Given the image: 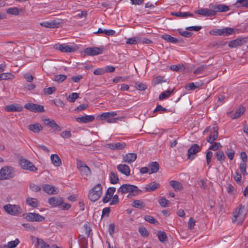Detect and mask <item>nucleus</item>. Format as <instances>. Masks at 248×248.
Listing matches in <instances>:
<instances>
[{
    "mask_svg": "<svg viewBox=\"0 0 248 248\" xmlns=\"http://www.w3.org/2000/svg\"><path fill=\"white\" fill-rule=\"evenodd\" d=\"M15 175V171L12 167H3L0 170V180L10 179L14 177Z\"/></svg>",
    "mask_w": 248,
    "mask_h": 248,
    "instance_id": "20e7f679",
    "label": "nucleus"
},
{
    "mask_svg": "<svg viewBox=\"0 0 248 248\" xmlns=\"http://www.w3.org/2000/svg\"><path fill=\"white\" fill-rule=\"evenodd\" d=\"M166 81V80L164 79V78L161 76H158L154 79V82L155 85Z\"/></svg>",
    "mask_w": 248,
    "mask_h": 248,
    "instance_id": "e2e57ef3",
    "label": "nucleus"
},
{
    "mask_svg": "<svg viewBox=\"0 0 248 248\" xmlns=\"http://www.w3.org/2000/svg\"><path fill=\"white\" fill-rule=\"evenodd\" d=\"M157 235L159 240L161 242L163 243L167 240V237L166 234L164 232H162L161 231H158Z\"/></svg>",
    "mask_w": 248,
    "mask_h": 248,
    "instance_id": "a18cd8bd",
    "label": "nucleus"
},
{
    "mask_svg": "<svg viewBox=\"0 0 248 248\" xmlns=\"http://www.w3.org/2000/svg\"><path fill=\"white\" fill-rule=\"evenodd\" d=\"M95 33H104L108 36H112L115 33V31L113 30H104L99 28L98 31L94 32Z\"/></svg>",
    "mask_w": 248,
    "mask_h": 248,
    "instance_id": "4c0bfd02",
    "label": "nucleus"
},
{
    "mask_svg": "<svg viewBox=\"0 0 248 248\" xmlns=\"http://www.w3.org/2000/svg\"><path fill=\"white\" fill-rule=\"evenodd\" d=\"M117 169L121 173L126 176H128L130 174V168L126 164H119L117 166Z\"/></svg>",
    "mask_w": 248,
    "mask_h": 248,
    "instance_id": "bb28decb",
    "label": "nucleus"
},
{
    "mask_svg": "<svg viewBox=\"0 0 248 248\" xmlns=\"http://www.w3.org/2000/svg\"><path fill=\"white\" fill-rule=\"evenodd\" d=\"M105 50L104 46L88 47L84 49V53L88 56H94L102 54Z\"/></svg>",
    "mask_w": 248,
    "mask_h": 248,
    "instance_id": "9b49d317",
    "label": "nucleus"
},
{
    "mask_svg": "<svg viewBox=\"0 0 248 248\" xmlns=\"http://www.w3.org/2000/svg\"><path fill=\"white\" fill-rule=\"evenodd\" d=\"M117 113L115 111L104 112L98 115L97 117L98 119L106 121L108 123H114L118 120V118H114Z\"/></svg>",
    "mask_w": 248,
    "mask_h": 248,
    "instance_id": "39448f33",
    "label": "nucleus"
},
{
    "mask_svg": "<svg viewBox=\"0 0 248 248\" xmlns=\"http://www.w3.org/2000/svg\"><path fill=\"white\" fill-rule=\"evenodd\" d=\"M5 110L8 112H20L23 110V107L21 105L14 104L6 106Z\"/></svg>",
    "mask_w": 248,
    "mask_h": 248,
    "instance_id": "5701e85b",
    "label": "nucleus"
},
{
    "mask_svg": "<svg viewBox=\"0 0 248 248\" xmlns=\"http://www.w3.org/2000/svg\"><path fill=\"white\" fill-rule=\"evenodd\" d=\"M54 47L62 52H72L76 50L77 47L72 46H68L65 44H56Z\"/></svg>",
    "mask_w": 248,
    "mask_h": 248,
    "instance_id": "dca6fc26",
    "label": "nucleus"
},
{
    "mask_svg": "<svg viewBox=\"0 0 248 248\" xmlns=\"http://www.w3.org/2000/svg\"><path fill=\"white\" fill-rule=\"evenodd\" d=\"M159 169V164L157 162H152L149 165V174L157 172Z\"/></svg>",
    "mask_w": 248,
    "mask_h": 248,
    "instance_id": "2f4dec72",
    "label": "nucleus"
},
{
    "mask_svg": "<svg viewBox=\"0 0 248 248\" xmlns=\"http://www.w3.org/2000/svg\"><path fill=\"white\" fill-rule=\"evenodd\" d=\"M158 202L162 207H166L170 203V201L167 200L165 198H161L158 200Z\"/></svg>",
    "mask_w": 248,
    "mask_h": 248,
    "instance_id": "603ef678",
    "label": "nucleus"
},
{
    "mask_svg": "<svg viewBox=\"0 0 248 248\" xmlns=\"http://www.w3.org/2000/svg\"><path fill=\"white\" fill-rule=\"evenodd\" d=\"M170 185L175 191H179L183 188V185L180 182L175 180L170 181Z\"/></svg>",
    "mask_w": 248,
    "mask_h": 248,
    "instance_id": "f704fd0d",
    "label": "nucleus"
},
{
    "mask_svg": "<svg viewBox=\"0 0 248 248\" xmlns=\"http://www.w3.org/2000/svg\"><path fill=\"white\" fill-rule=\"evenodd\" d=\"M102 193V187L101 184H98L90 190L88 198L91 202H95L100 198Z\"/></svg>",
    "mask_w": 248,
    "mask_h": 248,
    "instance_id": "7ed1b4c3",
    "label": "nucleus"
},
{
    "mask_svg": "<svg viewBox=\"0 0 248 248\" xmlns=\"http://www.w3.org/2000/svg\"><path fill=\"white\" fill-rule=\"evenodd\" d=\"M116 191V188L114 187H109L103 198L102 202L103 203H107L109 202L111 198L113 196L114 192Z\"/></svg>",
    "mask_w": 248,
    "mask_h": 248,
    "instance_id": "412c9836",
    "label": "nucleus"
},
{
    "mask_svg": "<svg viewBox=\"0 0 248 248\" xmlns=\"http://www.w3.org/2000/svg\"><path fill=\"white\" fill-rule=\"evenodd\" d=\"M5 211L12 216H17L22 213L21 207L17 205L8 204L3 206Z\"/></svg>",
    "mask_w": 248,
    "mask_h": 248,
    "instance_id": "423d86ee",
    "label": "nucleus"
},
{
    "mask_svg": "<svg viewBox=\"0 0 248 248\" xmlns=\"http://www.w3.org/2000/svg\"><path fill=\"white\" fill-rule=\"evenodd\" d=\"M126 143L124 142H117L106 144V147L113 150H121L126 146Z\"/></svg>",
    "mask_w": 248,
    "mask_h": 248,
    "instance_id": "f3484780",
    "label": "nucleus"
},
{
    "mask_svg": "<svg viewBox=\"0 0 248 248\" xmlns=\"http://www.w3.org/2000/svg\"><path fill=\"white\" fill-rule=\"evenodd\" d=\"M171 15L173 16H177V17H188V16L193 17V15L188 12H184V13L180 12H172Z\"/></svg>",
    "mask_w": 248,
    "mask_h": 248,
    "instance_id": "58836bf2",
    "label": "nucleus"
},
{
    "mask_svg": "<svg viewBox=\"0 0 248 248\" xmlns=\"http://www.w3.org/2000/svg\"><path fill=\"white\" fill-rule=\"evenodd\" d=\"M216 156L217 160L219 161H224L225 159V155L222 151H218L216 153Z\"/></svg>",
    "mask_w": 248,
    "mask_h": 248,
    "instance_id": "4d7b16f0",
    "label": "nucleus"
},
{
    "mask_svg": "<svg viewBox=\"0 0 248 248\" xmlns=\"http://www.w3.org/2000/svg\"><path fill=\"white\" fill-rule=\"evenodd\" d=\"M67 77L66 76L62 74H60L55 76L54 78V80L60 83L62 81H63Z\"/></svg>",
    "mask_w": 248,
    "mask_h": 248,
    "instance_id": "8fccbe9b",
    "label": "nucleus"
},
{
    "mask_svg": "<svg viewBox=\"0 0 248 248\" xmlns=\"http://www.w3.org/2000/svg\"><path fill=\"white\" fill-rule=\"evenodd\" d=\"M214 10L217 12H225L230 10V8L227 5L223 4H218L215 5L214 7Z\"/></svg>",
    "mask_w": 248,
    "mask_h": 248,
    "instance_id": "c756f323",
    "label": "nucleus"
},
{
    "mask_svg": "<svg viewBox=\"0 0 248 248\" xmlns=\"http://www.w3.org/2000/svg\"><path fill=\"white\" fill-rule=\"evenodd\" d=\"M35 246L39 248H48L49 245L45 242L42 239L37 238Z\"/></svg>",
    "mask_w": 248,
    "mask_h": 248,
    "instance_id": "72a5a7b5",
    "label": "nucleus"
},
{
    "mask_svg": "<svg viewBox=\"0 0 248 248\" xmlns=\"http://www.w3.org/2000/svg\"><path fill=\"white\" fill-rule=\"evenodd\" d=\"M28 129L33 133H38L43 129V126L39 123H35L30 124L28 126Z\"/></svg>",
    "mask_w": 248,
    "mask_h": 248,
    "instance_id": "c85d7f7f",
    "label": "nucleus"
},
{
    "mask_svg": "<svg viewBox=\"0 0 248 248\" xmlns=\"http://www.w3.org/2000/svg\"><path fill=\"white\" fill-rule=\"evenodd\" d=\"M109 180L112 184H116L118 183L119 178L118 175L114 172L111 171L109 174Z\"/></svg>",
    "mask_w": 248,
    "mask_h": 248,
    "instance_id": "a19ab883",
    "label": "nucleus"
},
{
    "mask_svg": "<svg viewBox=\"0 0 248 248\" xmlns=\"http://www.w3.org/2000/svg\"><path fill=\"white\" fill-rule=\"evenodd\" d=\"M141 192V190H139L137 186L129 184H123L117 190L118 193L123 195L128 193L127 198L138 195Z\"/></svg>",
    "mask_w": 248,
    "mask_h": 248,
    "instance_id": "f03ea898",
    "label": "nucleus"
},
{
    "mask_svg": "<svg viewBox=\"0 0 248 248\" xmlns=\"http://www.w3.org/2000/svg\"><path fill=\"white\" fill-rule=\"evenodd\" d=\"M19 165L23 169L30 171L34 172L38 170L32 162L24 158L20 159Z\"/></svg>",
    "mask_w": 248,
    "mask_h": 248,
    "instance_id": "1a4fd4ad",
    "label": "nucleus"
},
{
    "mask_svg": "<svg viewBox=\"0 0 248 248\" xmlns=\"http://www.w3.org/2000/svg\"><path fill=\"white\" fill-rule=\"evenodd\" d=\"M24 108L34 112H43L45 111L44 106L33 103H27L25 105Z\"/></svg>",
    "mask_w": 248,
    "mask_h": 248,
    "instance_id": "4468645a",
    "label": "nucleus"
},
{
    "mask_svg": "<svg viewBox=\"0 0 248 248\" xmlns=\"http://www.w3.org/2000/svg\"><path fill=\"white\" fill-rule=\"evenodd\" d=\"M24 217L27 220L30 222H42L45 219L44 216L35 213H27L24 215Z\"/></svg>",
    "mask_w": 248,
    "mask_h": 248,
    "instance_id": "6e6552de",
    "label": "nucleus"
},
{
    "mask_svg": "<svg viewBox=\"0 0 248 248\" xmlns=\"http://www.w3.org/2000/svg\"><path fill=\"white\" fill-rule=\"evenodd\" d=\"M170 69L174 71H183L185 69L183 65H172L170 66Z\"/></svg>",
    "mask_w": 248,
    "mask_h": 248,
    "instance_id": "5fc2aeb1",
    "label": "nucleus"
},
{
    "mask_svg": "<svg viewBox=\"0 0 248 248\" xmlns=\"http://www.w3.org/2000/svg\"><path fill=\"white\" fill-rule=\"evenodd\" d=\"M139 232L144 237H147L149 235L147 230L144 227H140L139 228Z\"/></svg>",
    "mask_w": 248,
    "mask_h": 248,
    "instance_id": "052dcab7",
    "label": "nucleus"
},
{
    "mask_svg": "<svg viewBox=\"0 0 248 248\" xmlns=\"http://www.w3.org/2000/svg\"><path fill=\"white\" fill-rule=\"evenodd\" d=\"M29 187L31 190L35 192H39L41 189V187L40 186L34 183L30 184Z\"/></svg>",
    "mask_w": 248,
    "mask_h": 248,
    "instance_id": "13d9d810",
    "label": "nucleus"
},
{
    "mask_svg": "<svg viewBox=\"0 0 248 248\" xmlns=\"http://www.w3.org/2000/svg\"><path fill=\"white\" fill-rule=\"evenodd\" d=\"M222 36H228L232 34L234 31V29L229 27H225L221 29Z\"/></svg>",
    "mask_w": 248,
    "mask_h": 248,
    "instance_id": "79ce46f5",
    "label": "nucleus"
},
{
    "mask_svg": "<svg viewBox=\"0 0 248 248\" xmlns=\"http://www.w3.org/2000/svg\"><path fill=\"white\" fill-rule=\"evenodd\" d=\"M119 202V196L118 195H113L112 199L110 202V205H113L118 204Z\"/></svg>",
    "mask_w": 248,
    "mask_h": 248,
    "instance_id": "338daca9",
    "label": "nucleus"
},
{
    "mask_svg": "<svg viewBox=\"0 0 248 248\" xmlns=\"http://www.w3.org/2000/svg\"><path fill=\"white\" fill-rule=\"evenodd\" d=\"M213 157V152L211 151H208L206 153V163L207 165L209 166V167L210 166H209V164L212 160V158Z\"/></svg>",
    "mask_w": 248,
    "mask_h": 248,
    "instance_id": "680f3d73",
    "label": "nucleus"
},
{
    "mask_svg": "<svg viewBox=\"0 0 248 248\" xmlns=\"http://www.w3.org/2000/svg\"><path fill=\"white\" fill-rule=\"evenodd\" d=\"M195 13L202 16H212L216 15V11L215 10L207 8H201L196 11Z\"/></svg>",
    "mask_w": 248,
    "mask_h": 248,
    "instance_id": "a211bd4d",
    "label": "nucleus"
},
{
    "mask_svg": "<svg viewBox=\"0 0 248 248\" xmlns=\"http://www.w3.org/2000/svg\"><path fill=\"white\" fill-rule=\"evenodd\" d=\"M79 97L78 94L77 93H73L69 95V98L70 102H74L76 99H78Z\"/></svg>",
    "mask_w": 248,
    "mask_h": 248,
    "instance_id": "774afa93",
    "label": "nucleus"
},
{
    "mask_svg": "<svg viewBox=\"0 0 248 248\" xmlns=\"http://www.w3.org/2000/svg\"><path fill=\"white\" fill-rule=\"evenodd\" d=\"M43 121L46 125H48L51 128L58 131L61 130V127L55 123L54 120H50L49 119H44L43 120Z\"/></svg>",
    "mask_w": 248,
    "mask_h": 248,
    "instance_id": "b1692460",
    "label": "nucleus"
},
{
    "mask_svg": "<svg viewBox=\"0 0 248 248\" xmlns=\"http://www.w3.org/2000/svg\"><path fill=\"white\" fill-rule=\"evenodd\" d=\"M137 157V154L135 153H128L123 156V161L130 164L136 159Z\"/></svg>",
    "mask_w": 248,
    "mask_h": 248,
    "instance_id": "a878e982",
    "label": "nucleus"
},
{
    "mask_svg": "<svg viewBox=\"0 0 248 248\" xmlns=\"http://www.w3.org/2000/svg\"><path fill=\"white\" fill-rule=\"evenodd\" d=\"M144 218L145 220H146V221H147L151 224H157L158 223V221L157 220H156L155 219V218L151 216H149V215L145 216L144 217Z\"/></svg>",
    "mask_w": 248,
    "mask_h": 248,
    "instance_id": "3c124183",
    "label": "nucleus"
},
{
    "mask_svg": "<svg viewBox=\"0 0 248 248\" xmlns=\"http://www.w3.org/2000/svg\"><path fill=\"white\" fill-rule=\"evenodd\" d=\"M26 203L30 206L37 208L39 206L38 201L35 198L28 197L26 200Z\"/></svg>",
    "mask_w": 248,
    "mask_h": 248,
    "instance_id": "7c9ffc66",
    "label": "nucleus"
},
{
    "mask_svg": "<svg viewBox=\"0 0 248 248\" xmlns=\"http://www.w3.org/2000/svg\"><path fill=\"white\" fill-rule=\"evenodd\" d=\"M174 88L172 90H167L165 92H162L159 96V99L160 100H163L165 98H168L173 93Z\"/></svg>",
    "mask_w": 248,
    "mask_h": 248,
    "instance_id": "ea45409f",
    "label": "nucleus"
},
{
    "mask_svg": "<svg viewBox=\"0 0 248 248\" xmlns=\"http://www.w3.org/2000/svg\"><path fill=\"white\" fill-rule=\"evenodd\" d=\"M0 78L1 80L12 79L15 78V76L11 73H3L0 74Z\"/></svg>",
    "mask_w": 248,
    "mask_h": 248,
    "instance_id": "c03bdc74",
    "label": "nucleus"
},
{
    "mask_svg": "<svg viewBox=\"0 0 248 248\" xmlns=\"http://www.w3.org/2000/svg\"><path fill=\"white\" fill-rule=\"evenodd\" d=\"M77 166L82 175L87 176L91 174V170L90 168L81 160L77 159Z\"/></svg>",
    "mask_w": 248,
    "mask_h": 248,
    "instance_id": "9d476101",
    "label": "nucleus"
},
{
    "mask_svg": "<svg viewBox=\"0 0 248 248\" xmlns=\"http://www.w3.org/2000/svg\"><path fill=\"white\" fill-rule=\"evenodd\" d=\"M160 187V185L155 181H153L147 185H146L144 187V191L145 192H152L154 191Z\"/></svg>",
    "mask_w": 248,
    "mask_h": 248,
    "instance_id": "aec40b11",
    "label": "nucleus"
},
{
    "mask_svg": "<svg viewBox=\"0 0 248 248\" xmlns=\"http://www.w3.org/2000/svg\"><path fill=\"white\" fill-rule=\"evenodd\" d=\"M161 38L168 42L172 43L173 44H176L180 42L179 39L172 37L171 36L167 34L162 35Z\"/></svg>",
    "mask_w": 248,
    "mask_h": 248,
    "instance_id": "473e14b6",
    "label": "nucleus"
},
{
    "mask_svg": "<svg viewBox=\"0 0 248 248\" xmlns=\"http://www.w3.org/2000/svg\"><path fill=\"white\" fill-rule=\"evenodd\" d=\"M178 31L180 34H181L182 36L185 37L189 38V37H190L192 35V33L189 31H181L180 29H178Z\"/></svg>",
    "mask_w": 248,
    "mask_h": 248,
    "instance_id": "69168bd1",
    "label": "nucleus"
},
{
    "mask_svg": "<svg viewBox=\"0 0 248 248\" xmlns=\"http://www.w3.org/2000/svg\"><path fill=\"white\" fill-rule=\"evenodd\" d=\"M246 42L245 38H237L229 42L228 46L231 48L236 47L244 44Z\"/></svg>",
    "mask_w": 248,
    "mask_h": 248,
    "instance_id": "393cba45",
    "label": "nucleus"
},
{
    "mask_svg": "<svg viewBox=\"0 0 248 248\" xmlns=\"http://www.w3.org/2000/svg\"><path fill=\"white\" fill-rule=\"evenodd\" d=\"M52 164L55 166H60L62 164L61 158L57 154H52L50 157Z\"/></svg>",
    "mask_w": 248,
    "mask_h": 248,
    "instance_id": "c9c22d12",
    "label": "nucleus"
},
{
    "mask_svg": "<svg viewBox=\"0 0 248 248\" xmlns=\"http://www.w3.org/2000/svg\"><path fill=\"white\" fill-rule=\"evenodd\" d=\"M94 117L93 115H85L76 118V121L80 123L86 124L93 121Z\"/></svg>",
    "mask_w": 248,
    "mask_h": 248,
    "instance_id": "cd10ccee",
    "label": "nucleus"
},
{
    "mask_svg": "<svg viewBox=\"0 0 248 248\" xmlns=\"http://www.w3.org/2000/svg\"><path fill=\"white\" fill-rule=\"evenodd\" d=\"M201 147L197 144H193L187 151V159L193 160L195 157L196 154L200 152Z\"/></svg>",
    "mask_w": 248,
    "mask_h": 248,
    "instance_id": "ddd939ff",
    "label": "nucleus"
},
{
    "mask_svg": "<svg viewBox=\"0 0 248 248\" xmlns=\"http://www.w3.org/2000/svg\"><path fill=\"white\" fill-rule=\"evenodd\" d=\"M43 190L49 195H52L58 193V188L48 184H44L42 186Z\"/></svg>",
    "mask_w": 248,
    "mask_h": 248,
    "instance_id": "4be33fe9",
    "label": "nucleus"
},
{
    "mask_svg": "<svg viewBox=\"0 0 248 248\" xmlns=\"http://www.w3.org/2000/svg\"><path fill=\"white\" fill-rule=\"evenodd\" d=\"M245 111V108L240 105L236 109L235 112L231 111L227 113V115L230 117L232 119H235L239 118Z\"/></svg>",
    "mask_w": 248,
    "mask_h": 248,
    "instance_id": "2eb2a0df",
    "label": "nucleus"
},
{
    "mask_svg": "<svg viewBox=\"0 0 248 248\" xmlns=\"http://www.w3.org/2000/svg\"><path fill=\"white\" fill-rule=\"evenodd\" d=\"M140 39L139 37H131L128 38L126 41V44L135 45L139 43Z\"/></svg>",
    "mask_w": 248,
    "mask_h": 248,
    "instance_id": "09e8293b",
    "label": "nucleus"
},
{
    "mask_svg": "<svg viewBox=\"0 0 248 248\" xmlns=\"http://www.w3.org/2000/svg\"><path fill=\"white\" fill-rule=\"evenodd\" d=\"M62 23V21L60 19L50 20L40 23V25L48 28H59V26Z\"/></svg>",
    "mask_w": 248,
    "mask_h": 248,
    "instance_id": "f8f14e48",
    "label": "nucleus"
},
{
    "mask_svg": "<svg viewBox=\"0 0 248 248\" xmlns=\"http://www.w3.org/2000/svg\"><path fill=\"white\" fill-rule=\"evenodd\" d=\"M135 87L136 89L139 91H144L147 89L146 85L141 83H136Z\"/></svg>",
    "mask_w": 248,
    "mask_h": 248,
    "instance_id": "0e129e2a",
    "label": "nucleus"
},
{
    "mask_svg": "<svg viewBox=\"0 0 248 248\" xmlns=\"http://www.w3.org/2000/svg\"><path fill=\"white\" fill-rule=\"evenodd\" d=\"M6 13L8 14L17 16L19 15V12L18 9L16 7H12L8 8L6 10Z\"/></svg>",
    "mask_w": 248,
    "mask_h": 248,
    "instance_id": "37998d69",
    "label": "nucleus"
},
{
    "mask_svg": "<svg viewBox=\"0 0 248 248\" xmlns=\"http://www.w3.org/2000/svg\"><path fill=\"white\" fill-rule=\"evenodd\" d=\"M56 91L55 87H48L45 88L43 90L44 94L46 95H50L54 93Z\"/></svg>",
    "mask_w": 248,
    "mask_h": 248,
    "instance_id": "6e6d98bb",
    "label": "nucleus"
},
{
    "mask_svg": "<svg viewBox=\"0 0 248 248\" xmlns=\"http://www.w3.org/2000/svg\"><path fill=\"white\" fill-rule=\"evenodd\" d=\"M132 206L134 207L141 209L145 207V204L141 200H135L132 203Z\"/></svg>",
    "mask_w": 248,
    "mask_h": 248,
    "instance_id": "de8ad7c7",
    "label": "nucleus"
},
{
    "mask_svg": "<svg viewBox=\"0 0 248 248\" xmlns=\"http://www.w3.org/2000/svg\"><path fill=\"white\" fill-rule=\"evenodd\" d=\"M209 131L210 132V134L209 136L207 138L206 140L208 142L212 143L218 137V128L217 126L208 127L204 130L203 133H205Z\"/></svg>",
    "mask_w": 248,
    "mask_h": 248,
    "instance_id": "0eeeda50",
    "label": "nucleus"
},
{
    "mask_svg": "<svg viewBox=\"0 0 248 248\" xmlns=\"http://www.w3.org/2000/svg\"><path fill=\"white\" fill-rule=\"evenodd\" d=\"M247 212L244 205L240 204L232 213V221L237 225L241 224L244 221Z\"/></svg>",
    "mask_w": 248,
    "mask_h": 248,
    "instance_id": "f257e3e1",
    "label": "nucleus"
},
{
    "mask_svg": "<svg viewBox=\"0 0 248 248\" xmlns=\"http://www.w3.org/2000/svg\"><path fill=\"white\" fill-rule=\"evenodd\" d=\"M247 164L246 162H241L239 164V169L240 170L241 174L245 176L248 175V173L247 172Z\"/></svg>",
    "mask_w": 248,
    "mask_h": 248,
    "instance_id": "49530a36",
    "label": "nucleus"
},
{
    "mask_svg": "<svg viewBox=\"0 0 248 248\" xmlns=\"http://www.w3.org/2000/svg\"><path fill=\"white\" fill-rule=\"evenodd\" d=\"M226 154H227L228 158L232 160L234 157L235 152L230 147V148H227V151H226Z\"/></svg>",
    "mask_w": 248,
    "mask_h": 248,
    "instance_id": "864d4df0",
    "label": "nucleus"
},
{
    "mask_svg": "<svg viewBox=\"0 0 248 248\" xmlns=\"http://www.w3.org/2000/svg\"><path fill=\"white\" fill-rule=\"evenodd\" d=\"M221 29H214L210 31V34L215 36H222Z\"/></svg>",
    "mask_w": 248,
    "mask_h": 248,
    "instance_id": "bf43d9fd",
    "label": "nucleus"
},
{
    "mask_svg": "<svg viewBox=\"0 0 248 248\" xmlns=\"http://www.w3.org/2000/svg\"><path fill=\"white\" fill-rule=\"evenodd\" d=\"M19 240L18 238H16L14 241H11L8 242L7 245H3V248H15L19 244Z\"/></svg>",
    "mask_w": 248,
    "mask_h": 248,
    "instance_id": "e433bc0d",
    "label": "nucleus"
},
{
    "mask_svg": "<svg viewBox=\"0 0 248 248\" xmlns=\"http://www.w3.org/2000/svg\"><path fill=\"white\" fill-rule=\"evenodd\" d=\"M48 203L53 207H60L63 203V198L61 197H53L48 199Z\"/></svg>",
    "mask_w": 248,
    "mask_h": 248,
    "instance_id": "6ab92c4d",
    "label": "nucleus"
}]
</instances>
